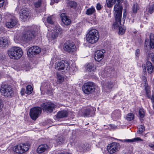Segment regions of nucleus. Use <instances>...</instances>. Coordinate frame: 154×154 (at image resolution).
<instances>
[{
    "instance_id": "nucleus-55",
    "label": "nucleus",
    "mask_w": 154,
    "mask_h": 154,
    "mask_svg": "<svg viewBox=\"0 0 154 154\" xmlns=\"http://www.w3.org/2000/svg\"><path fill=\"white\" fill-rule=\"evenodd\" d=\"M124 154H132L131 151H129L127 152H125Z\"/></svg>"
},
{
    "instance_id": "nucleus-30",
    "label": "nucleus",
    "mask_w": 154,
    "mask_h": 154,
    "mask_svg": "<svg viewBox=\"0 0 154 154\" xmlns=\"http://www.w3.org/2000/svg\"><path fill=\"white\" fill-rule=\"evenodd\" d=\"M116 22V21L113 23V26L115 27H119V35H122L125 32V28L124 27H122V26H119L120 25H121V23L120 25H118V26H115L113 24L114 23Z\"/></svg>"
},
{
    "instance_id": "nucleus-36",
    "label": "nucleus",
    "mask_w": 154,
    "mask_h": 154,
    "mask_svg": "<svg viewBox=\"0 0 154 154\" xmlns=\"http://www.w3.org/2000/svg\"><path fill=\"white\" fill-rule=\"evenodd\" d=\"M68 5L69 7L75 8L77 5L76 2L74 1H68Z\"/></svg>"
},
{
    "instance_id": "nucleus-28",
    "label": "nucleus",
    "mask_w": 154,
    "mask_h": 154,
    "mask_svg": "<svg viewBox=\"0 0 154 154\" xmlns=\"http://www.w3.org/2000/svg\"><path fill=\"white\" fill-rule=\"evenodd\" d=\"M146 65L147 68L148 72L150 73H152L153 72L154 67L151 63L150 61H147L146 62Z\"/></svg>"
},
{
    "instance_id": "nucleus-52",
    "label": "nucleus",
    "mask_w": 154,
    "mask_h": 154,
    "mask_svg": "<svg viewBox=\"0 0 154 154\" xmlns=\"http://www.w3.org/2000/svg\"><path fill=\"white\" fill-rule=\"evenodd\" d=\"M3 107V105L2 104V102L0 100V111H1L2 110V108Z\"/></svg>"
},
{
    "instance_id": "nucleus-14",
    "label": "nucleus",
    "mask_w": 154,
    "mask_h": 154,
    "mask_svg": "<svg viewBox=\"0 0 154 154\" xmlns=\"http://www.w3.org/2000/svg\"><path fill=\"white\" fill-rule=\"evenodd\" d=\"M149 38V42L147 38L146 39L145 41V48L148 50H149L148 48L150 49L154 48V35L153 33H151Z\"/></svg>"
},
{
    "instance_id": "nucleus-45",
    "label": "nucleus",
    "mask_w": 154,
    "mask_h": 154,
    "mask_svg": "<svg viewBox=\"0 0 154 154\" xmlns=\"http://www.w3.org/2000/svg\"><path fill=\"white\" fill-rule=\"evenodd\" d=\"M154 10V7L153 6V5L152 6H150L149 8L148 12L150 14H152Z\"/></svg>"
},
{
    "instance_id": "nucleus-33",
    "label": "nucleus",
    "mask_w": 154,
    "mask_h": 154,
    "mask_svg": "<svg viewBox=\"0 0 154 154\" xmlns=\"http://www.w3.org/2000/svg\"><path fill=\"white\" fill-rule=\"evenodd\" d=\"M95 9L94 8L92 7L91 8L87 9L86 11V14L89 15L92 14L95 11Z\"/></svg>"
},
{
    "instance_id": "nucleus-25",
    "label": "nucleus",
    "mask_w": 154,
    "mask_h": 154,
    "mask_svg": "<svg viewBox=\"0 0 154 154\" xmlns=\"http://www.w3.org/2000/svg\"><path fill=\"white\" fill-rule=\"evenodd\" d=\"M48 146L46 144H42L39 145L37 149V151L38 153H41L48 150Z\"/></svg>"
},
{
    "instance_id": "nucleus-17",
    "label": "nucleus",
    "mask_w": 154,
    "mask_h": 154,
    "mask_svg": "<svg viewBox=\"0 0 154 154\" xmlns=\"http://www.w3.org/2000/svg\"><path fill=\"white\" fill-rule=\"evenodd\" d=\"M41 51V49L37 46H34L31 47L27 51L28 55H34L38 54Z\"/></svg>"
},
{
    "instance_id": "nucleus-27",
    "label": "nucleus",
    "mask_w": 154,
    "mask_h": 154,
    "mask_svg": "<svg viewBox=\"0 0 154 154\" xmlns=\"http://www.w3.org/2000/svg\"><path fill=\"white\" fill-rule=\"evenodd\" d=\"M144 86H145V90L146 92V94L147 95V96L148 97V98L151 99L152 102L153 103V102L154 101V95H152V96L150 95V91L149 90V88L148 87L146 86V85H145Z\"/></svg>"
},
{
    "instance_id": "nucleus-34",
    "label": "nucleus",
    "mask_w": 154,
    "mask_h": 154,
    "mask_svg": "<svg viewBox=\"0 0 154 154\" xmlns=\"http://www.w3.org/2000/svg\"><path fill=\"white\" fill-rule=\"evenodd\" d=\"M65 141V137L63 136H60L56 140V142L58 144H61L63 143Z\"/></svg>"
},
{
    "instance_id": "nucleus-1",
    "label": "nucleus",
    "mask_w": 154,
    "mask_h": 154,
    "mask_svg": "<svg viewBox=\"0 0 154 154\" xmlns=\"http://www.w3.org/2000/svg\"><path fill=\"white\" fill-rule=\"evenodd\" d=\"M123 1V0H114V3L116 4L114 7V15L116 20V22L113 24L115 26H116L121 24L123 9L122 3Z\"/></svg>"
},
{
    "instance_id": "nucleus-43",
    "label": "nucleus",
    "mask_w": 154,
    "mask_h": 154,
    "mask_svg": "<svg viewBox=\"0 0 154 154\" xmlns=\"http://www.w3.org/2000/svg\"><path fill=\"white\" fill-rule=\"evenodd\" d=\"M47 20L48 23L50 24H53L54 23V21L52 16L48 17Z\"/></svg>"
},
{
    "instance_id": "nucleus-37",
    "label": "nucleus",
    "mask_w": 154,
    "mask_h": 154,
    "mask_svg": "<svg viewBox=\"0 0 154 154\" xmlns=\"http://www.w3.org/2000/svg\"><path fill=\"white\" fill-rule=\"evenodd\" d=\"M32 86L30 85H28L26 87V93L27 94H29L32 93Z\"/></svg>"
},
{
    "instance_id": "nucleus-51",
    "label": "nucleus",
    "mask_w": 154,
    "mask_h": 154,
    "mask_svg": "<svg viewBox=\"0 0 154 154\" xmlns=\"http://www.w3.org/2000/svg\"><path fill=\"white\" fill-rule=\"evenodd\" d=\"M25 91V90L24 88H23L21 89L20 93L22 95H23L24 94Z\"/></svg>"
},
{
    "instance_id": "nucleus-38",
    "label": "nucleus",
    "mask_w": 154,
    "mask_h": 154,
    "mask_svg": "<svg viewBox=\"0 0 154 154\" xmlns=\"http://www.w3.org/2000/svg\"><path fill=\"white\" fill-rule=\"evenodd\" d=\"M57 76L58 82L59 83H61L64 80L63 77L61 75L59 74H57Z\"/></svg>"
},
{
    "instance_id": "nucleus-23",
    "label": "nucleus",
    "mask_w": 154,
    "mask_h": 154,
    "mask_svg": "<svg viewBox=\"0 0 154 154\" xmlns=\"http://www.w3.org/2000/svg\"><path fill=\"white\" fill-rule=\"evenodd\" d=\"M68 115L67 111L65 110H63L59 111L57 114L56 117L57 119H61L66 117Z\"/></svg>"
},
{
    "instance_id": "nucleus-18",
    "label": "nucleus",
    "mask_w": 154,
    "mask_h": 154,
    "mask_svg": "<svg viewBox=\"0 0 154 154\" xmlns=\"http://www.w3.org/2000/svg\"><path fill=\"white\" fill-rule=\"evenodd\" d=\"M105 51L104 50H97L95 53L94 59L96 61H100L104 57V53Z\"/></svg>"
},
{
    "instance_id": "nucleus-22",
    "label": "nucleus",
    "mask_w": 154,
    "mask_h": 154,
    "mask_svg": "<svg viewBox=\"0 0 154 154\" xmlns=\"http://www.w3.org/2000/svg\"><path fill=\"white\" fill-rule=\"evenodd\" d=\"M60 17L62 22L64 25H68L70 24L71 23V20L69 19L68 17L65 15V14L63 13L61 14Z\"/></svg>"
},
{
    "instance_id": "nucleus-40",
    "label": "nucleus",
    "mask_w": 154,
    "mask_h": 154,
    "mask_svg": "<svg viewBox=\"0 0 154 154\" xmlns=\"http://www.w3.org/2000/svg\"><path fill=\"white\" fill-rule=\"evenodd\" d=\"M114 0H106L107 7L108 8L112 7L114 3Z\"/></svg>"
},
{
    "instance_id": "nucleus-35",
    "label": "nucleus",
    "mask_w": 154,
    "mask_h": 154,
    "mask_svg": "<svg viewBox=\"0 0 154 154\" xmlns=\"http://www.w3.org/2000/svg\"><path fill=\"white\" fill-rule=\"evenodd\" d=\"M140 140L143 141V140L139 137H137L132 139H126L125 140V141L129 143L133 142H136L137 141Z\"/></svg>"
},
{
    "instance_id": "nucleus-59",
    "label": "nucleus",
    "mask_w": 154,
    "mask_h": 154,
    "mask_svg": "<svg viewBox=\"0 0 154 154\" xmlns=\"http://www.w3.org/2000/svg\"><path fill=\"white\" fill-rule=\"evenodd\" d=\"M48 92H49V90L48 91Z\"/></svg>"
},
{
    "instance_id": "nucleus-54",
    "label": "nucleus",
    "mask_w": 154,
    "mask_h": 154,
    "mask_svg": "<svg viewBox=\"0 0 154 154\" xmlns=\"http://www.w3.org/2000/svg\"><path fill=\"white\" fill-rule=\"evenodd\" d=\"M58 154H71L70 152H66L63 153H61Z\"/></svg>"
},
{
    "instance_id": "nucleus-12",
    "label": "nucleus",
    "mask_w": 154,
    "mask_h": 154,
    "mask_svg": "<svg viewBox=\"0 0 154 154\" xmlns=\"http://www.w3.org/2000/svg\"><path fill=\"white\" fill-rule=\"evenodd\" d=\"M55 68L59 70L65 69L68 70H69L70 66L67 61L62 60L60 62H57L55 64Z\"/></svg>"
},
{
    "instance_id": "nucleus-24",
    "label": "nucleus",
    "mask_w": 154,
    "mask_h": 154,
    "mask_svg": "<svg viewBox=\"0 0 154 154\" xmlns=\"http://www.w3.org/2000/svg\"><path fill=\"white\" fill-rule=\"evenodd\" d=\"M121 112L119 110H115L112 113V117L113 120H116L121 117Z\"/></svg>"
},
{
    "instance_id": "nucleus-19",
    "label": "nucleus",
    "mask_w": 154,
    "mask_h": 154,
    "mask_svg": "<svg viewBox=\"0 0 154 154\" xmlns=\"http://www.w3.org/2000/svg\"><path fill=\"white\" fill-rule=\"evenodd\" d=\"M113 86V82L109 81L106 82L103 84V89L105 92H108L110 91Z\"/></svg>"
},
{
    "instance_id": "nucleus-42",
    "label": "nucleus",
    "mask_w": 154,
    "mask_h": 154,
    "mask_svg": "<svg viewBox=\"0 0 154 154\" xmlns=\"http://www.w3.org/2000/svg\"><path fill=\"white\" fill-rule=\"evenodd\" d=\"M139 130L137 131V133L141 134L145 131V127L142 125H140L138 126Z\"/></svg>"
},
{
    "instance_id": "nucleus-26",
    "label": "nucleus",
    "mask_w": 154,
    "mask_h": 154,
    "mask_svg": "<svg viewBox=\"0 0 154 154\" xmlns=\"http://www.w3.org/2000/svg\"><path fill=\"white\" fill-rule=\"evenodd\" d=\"M77 149L80 152H85L86 150L90 149V148L88 147L87 144L86 145L83 144H78L77 147Z\"/></svg>"
},
{
    "instance_id": "nucleus-56",
    "label": "nucleus",
    "mask_w": 154,
    "mask_h": 154,
    "mask_svg": "<svg viewBox=\"0 0 154 154\" xmlns=\"http://www.w3.org/2000/svg\"><path fill=\"white\" fill-rule=\"evenodd\" d=\"M2 16L1 14H0V22L2 20Z\"/></svg>"
},
{
    "instance_id": "nucleus-8",
    "label": "nucleus",
    "mask_w": 154,
    "mask_h": 154,
    "mask_svg": "<svg viewBox=\"0 0 154 154\" xmlns=\"http://www.w3.org/2000/svg\"><path fill=\"white\" fill-rule=\"evenodd\" d=\"M42 111V108L38 106L31 109L29 115L31 118L34 120H35L41 114Z\"/></svg>"
},
{
    "instance_id": "nucleus-39",
    "label": "nucleus",
    "mask_w": 154,
    "mask_h": 154,
    "mask_svg": "<svg viewBox=\"0 0 154 154\" xmlns=\"http://www.w3.org/2000/svg\"><path fill=\"white\" fill-rule=\"evenodd\" d=\"M148 61L151 60L153 62L154 61V54L153 53L149 54L147 57Z\"/></svg>"
},
{
    "instance_id": "nucleus-29",
    "label": "nucleus",
    "mask_w": 154,
    "mask_h": 154,
    "mask_svg": "<svg viewBox=\"0 0 154 154\" xmlns=\"http://www.w3.org/2000/svg\"><path fill=\"white\" fill-rule=\"evenodd\" d=\"M95 69L94 64L92 63L88 64L86 67V70L88 72H94Z\"/></svg>"
},
{
    "instance_id": "nucleus-20",
    "label": "nucleus",
    "mask_w": 154,
    "mask_h": 154,
    "mask_svg": "<svg viewBox=\"0 0 154 154\" xmlns=\"http://www.w3.org/2000/svg\"><path fill=\"white\" fill-rule=\"evenodd\" d=\"M95 108L92 107L87 108L85 109L83 112L85 116L89 117L94 115Z\"/></svg>"
},
{
    "instance_id": "nucleus-53",
    "label": "nucleus",
    "mask_w": 154,
    "mask_h": 154,
    "mask_svg": "<svg viewBox=\"0 0 154 154\" xmlns=\"http://www.w3.org/2000/svg\"><path fill=\"white\" fill-rule=\"evenodd\" d=\"M149 146L151 148H152V149H153L154 148V144H149Z\"/></svg>"
},
{
    "instance_id": "nucleus-32",
    "label": "nucleus",
    "mask_w": 154,
    "mask_h": 154,
    "mask_svg": "<svg viewBox=\"0 0 154 154\" xmlns=\"http://www.w3.org/2000/svg\"><path fill=\"white\" fill-rule=\"evenodd\" d=\"M134 115L132 113H130L127 114L126 117V119L128 121H130L134 119Z\"/></svg>"
},
{
    "instance_id": "nucleus-50",
    "label": "nucleus",
    "mask_w": 154,
    "mask_h": 154,
    "mask_svg": "<svg viewBox=\"0 0 154 154\" xmlns=\"http://www.w3.org/2000/svg\"><path fill=\"white\" fill-rule=\"evenodd\" d=\"M142 67L143 69V71L144 73L146 72V67L145 65V64H143L142 65Z\"/></svg>"
},
{
    "instance_id": "nucleus-6",
    "label": "nucleus",
    "mask_w": 154,
    "mask_h": 154,
    "mask_svg": "<svg viewBox=\"0 0 154 154\" xmlns=\"http://www.w3.org/2000/svg\"><path fill=\"white\" fill-rule=\"evenodd\" d=\"M41 106L43 111L47 113H51L54 110L57 106L54 103L50 102L43 103Z\"/></svg>"
},
{
    "instance_id": "nucleus-41",
    "label": "nucleus",
    "mask_w": 154,
    "mask_h": 154,
    "mask_svg": "<svg viewBox=\"0 0 154 154\" xmlns=\"http://www.w3.org/2000/svg\"><path fill=\"white\" fill-rule=\"evenodd\" d=\"M139 117L141 118H143L145 116V112L143 109L140 108L139 111Z\"/></svg>"
},
{
    "instance_id": "nucleus-13",
    "label": "nucleus",
    "mask_w": 154,
    "mask_h": 154,
    "mask_svg": "<svg viewBox=\"0 0 154 154\" xmlns=\"http://www.w3.org/2000/svg\"><path fill=\"white\" fill-rule=\"evenodd\" d=\"M120 145L119 143L113 142L107 146V149L109 152L112 154L118 151L120 149Z\"/></svg>"
},
{
    "instance_id": "nucleus-48",
    "label": "nucleus",
    "mask_w": 154,
    "mask_h": 154,
    "mask_svg": "<svg viewBox=\"0 0 154 154\" xmlns=\"http://www.w3.org/2000/svg\"><path fill=\"white\" fill-rule=\"evenodd\" d=\"M142 79L145 85H146V84L147 80L146 77L145 76H143L142 78Z\"/></svg>"
},
{
    "instance_id": "nucleus-2",
    "label": "nucleus",
    "mask_w": 154,
    "mask_h": 154,
    "mask_svg": "<svg viewBox=\"0 0 154 154\" xmlns=\"http://www.w3.org/2000/svg\"><path fill=\"white\" fill-rule=\"evenodd\" d=\"M25 29V32L20 36V39L24 42H28L36 36V27L34 25L29 26L26 27Z\"/></svg>"
},
{
    "instance_id": "nucleus-44",
    "label": "nucleus",
    "mask_w": 154,
    "mask_h": 154,
    "mask_svg": "<svg viewBox=\"0 0 154 154\" xmlns=\"http://www.w3.org/2000/svg\"><path fill=\"white\" fill-rule=\"evenodd\" d=\"M137 3H134L133 4L132 10L134 13H136L137 12Z\"/></svg>"
},
{
    "instance_id": "nucleus-46",
    "label": "nucleus",
    "mask_w": 154,
    "mask_h": 154,
    "mask_svg": "<svg viewBox=\"0 0 154 154\" xmlns=\"http://www.w3.org/2000/svg\"><path fill=\"white\" fill-rule=\"evenodd\" d=\"M140 50L139 49H137L135 51V54L136 57H138L139 55Z\"/></svg>"
},
{
    "instance_id": "nucleus-47",
    "label": "nucleus",
    "mask_w": 154,
    "mask_h": 154,
    "mask_svg": "<svg viewBox=\"0 0 154 154\" xmlns=\"http://www.w3.org/2000/svg\"><path fill=\"white\" fill-rule=\"evenodd\" d=\"M96 8L97 10H99L101 8V5L100 3H98L97 4L96 6Z\"/></svg>"
},
{
    "instance_id": "nucleus-10",
    "label": "nucleus",
    "mask_w": 154,
    "mask_h": 154,
    "mask_svg": "<svg viewBox=\"0 0 154 154\" xmlns=\"http://www.w3.org/2000/svg\"><path fill=\"white\" fill-rule=\"evenodd\" d=\"M28 145L25 143L20 144L14 146L13 149V151L19 154H22L27 151L29 149Z\"/></svg>"
},
{
    "instance_id": "nucleus-3",
    "label": "nucleus",
    "mask_w": 154,
    "mask_h": 154,
    "mask_svg": "<svg viewBox=\"0 0 154 154\" xmlns=\"http://www.w3.org/2000/svg\"><path fill=\"white\" fill-rule=\"evenodd\" d=\"M8 54L11 58L17 60L21 57L23 52L22 49L20 47L14 46L8 51Z\"/></svg>"
},
{
    "instance_id": "nucleus-15",
    "label": "nucleus",
    "mask_w": 154,
    "mask_h": 154,
    "mask_svg": "<svg viewBox=\"0 0 154 154\" xmlns=\"http://www.w3.org/2000/svg\"><path fill=\"white\" fill-rule=\"evenodd\" d=\"M17 22V20L15 17L10 15L8 17V21L6 23V26L8 28H12L16 25Z\"/></svg>"
},
{
    "instance_id": "nucleus-9",
    "label": "nucleus",
    "mask_w": 154,
    "mask_h": 154,
    "mask_svg": "<svg viewBox=\"0 0 154 154\" xmlns=\"http://www.w3.org/2000/svg\"><path fill=\"white\" fill-rule=\"evenodd\" d=\"M63 49L64 51L70 53H72L76 49L74 43L69 41H66L64 43Z\"/></svg>"
},
{
    "instance_id": "nucleus-11",
    "label": "nucleus",
    "mask_w": 154,
    "mask_h": 154,
    "mask_svg": "<svg viewBox=\"0 0 154 154\" xmlns=\"http://www.w3.org/2000/svg\"><path fill=\"white\" fill-rule=\"evenodd\" d=\"M0 91L4 96L10 98L13 95V92L11 87L8 85H4L2 86Z\"/></svg>"
},
{
    "instance_id": "nucleus-58",
    "label": "nucleus",
    "mask_w": 154,
    "mask_h": 154,
    "mask_svg": "<svg viewBox=\"0 0 154 154\" xmlns=\"http://www.w3.org/2000/svg\"><path fill=\"white\" fill-rule=\"evenodd\" d=\"M124 14H123V19H124Z\"/></svg>"
},
{
    "instance_id": "nucleus-4",
    "label": "nucleus",
    "mask_w": 154,
    "mask_h": 154,
    "mask_svg": "<svg viewBox=\"0 0 154 154\" xmlns=\"http://www.w3.org/2000/svg\"><path fill=\"white\" fill-rule=\"evenodd\" d=\"M99 38L98 31L96 29H92L87 34L86 39L88 42L94 44L97 42Z\"/></svg>"
},
{
    "instance_id": "nucleus-31",
    "label": "nucleus",
    "mask_w": 154,
    "mask_h": 154,
    "mask_svg": "<svg viewBox=\"0 0 154 154\" xmlns=\"http://www.w3.org/2000/svg\"><path fill=\"white\" fill-rule=\"evenodd\" d=\"M44 2V0H37L34 2V6L35 8H39L40 7L41 5Z\"/></svg>"
},
{
    "instance_id": "nucleus-57",
    "label": "nucleus",
    "mask_w": 154,
    "mask_h": 154,
    "mask_svg": "<svg viewBox=\"0 0 154 154\" xmlns=\"http://www.w3.org/2000/svg\"><path fill=\"white\" fill-rule=\"evenodd\" d=\"M27 0L31 2V1H32L33 0Z\"/></svg>"
},
{
    "instance_id": "nucleus-16",
    "label": "nucleus",
    "mask_w": 154,
    "mask_h": 154,
    "mask_svg": "<svg viewBox=\"0 0 154 154\" xmlns=\"http://www.w3.org/2000/svg\"><path fill=\"white\" fill-rule=\"evenodd\" d=\"M29 11L27 9H21L19 12L20 19L23 21H25L29 17Z\"/></svg>"
},
{
    "instance_id": "nucleus-5",
    "label": "nucleus",
    "mask_w": 154,
    "mask_h": 154,
    "mask_svg": "<svg viewBox=\"0 0 154 154\" xmlns=\"http://www.w3.org/2000/svg\"><path fill=\"white\" fill-rule=\"evenodd\" d=\"M82 90L86 94H89L92 93L95 90L94 84L92 82L85 83L83 86Z\"/></svg>"
},
{
    "instance_id": "nucleus-49",
    "label": "nucleus",
    "mask_w": 154,
    "mask_h": 154,
    "mask_svg": "<svg viewBox=\"0 0 154 154\" xmlns=\"http://www.w3.org/2000/svg\"><path fill=\"white\" fill-rule=\"evenodd\" d=\"M4 2L5 0H0V8L3 6Z\"/></svg>"
},
{
    "instance_id": "nucleus-7",
    "label": "nucleus",
    "mask_w": 154,
    "mask_h": 154,
    "mask_svg": "<svg viewBox=\"0 0 154 154\" xmlns=\"http://www.w3.org/2000/svg\"><path fill=\"white\" fill-rule=\"evenodd\" d=\"M64 32V30L58 25H57L52 30L51 36L52 38L54 39L58 36L61 37Z\"/></svg>"
},
{
    "instance_id": "nucleus-21",
    "label": "nucleus",
    "mask_w": 154,
    "mask_h": 154,
    "mask_svg": "<svg viewBox=\"0 0 154 154\" xmlns=\"http://www.w3.org/2000/svg\"><path fill=\"white\" fill-rule=\"evenodd\" d=\"M9 41L7 38L0 37V48L7 47L9 45Z\"/></svg>"
}]
</instances>
